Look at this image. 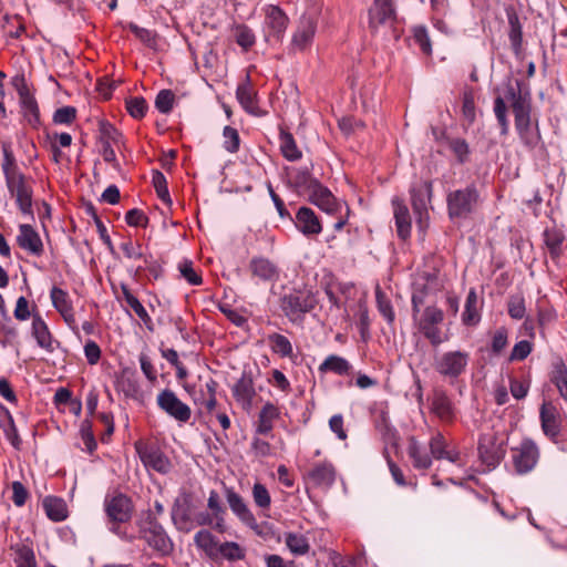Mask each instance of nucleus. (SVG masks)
I'll use <instances>...</instances> for the list:
<instances>
[{
  "label": "nucleus",
  "mask_w": 567,
  "mask_h": 567,
  "mask_svg": "<svg viewBox=\"0 0 567 567\" xmlns=\"http://www.w3.org/2000/svg\"><path fill=\"white\" fill-rule=\"evenodd\" d=\"M511 104L515 130L522 144L528 150H534L540 142L538 121L532 122V102L528 94H523L519 84L513 85L507 82L503 87V94L494 99L493 111L497 123L501 126V135L506 136L509 131L507 117V104Z\"/></svg>",
  "instance_id": "obj_1"
},
{
  "label": "nucleus",
  "mask_w": 567,
  "mask_h": 567,
  "mask_svg": "<svg viewBox=\"0 0 567 567\" xmlns=\"http://www.w3.org/2000/svg\"><path fill=\"white\" fill-rule=\"evenodd\" d=\"M1 168L9 193L16 198V204L24 216L34 219L33 188L20 172L13 151L9 143L2 144Z\"/></svg>",
  "instance_id": "obj_2"
},
{
  "label": "nucleus",
  "mask_w": 567,
  "mask_h": 567,
  "mask_svg": "<svg viewBox=\"0 0 567 567\" xmlns=\"http://www.w3.org/2000/svg\"><path fill=\"white\" fill-rule=\"evenodd\" d=\"M195 546L213 561L235 563L245 559L246 549L236 542H219L208 529H200L194 535Z\"/></svg>",
  "instance_id": "obj_3"
},
{
  "label": "nucleus",
  "mask_w": 567,
  "mask_h": 567,
  "mask_svg": "<svg viewBox=\"0 0 567 567\" xmlns=\"http://www.w3.org/2000/svg\"><path fill=\"white\" fill-rule=\"evenodd\" d=\"M318 305L317 295L307 288H293L280 297L279 306L291 323H302L307 313Z\"/></svg>",
  "instance_id": "obj_4"
},
{
  "label": "nucleus",
  "mask_w": 567,
  "mask_h": 567,
  "mask_svg": "<svg viewBox=\"0 0 567 567\" xmlns=\"http://www.w3.org/2000/svg\"><path fill=\"white\" fill-rule=\"evenodd\" d=\"M470 361L471 354L466 350H446L434 355L433 369L441 378L453 383L466 373Z\"/></svg>",
  "instance_id": "obj_5"
},
{
  "label": "nucleus",
  "mask_w": 567,
  "mask_h": 567,
  "mask_svg": "<svg viewBox=\"0 0 567 567\" xmlns=\"http://www.w3.org/2000/svg\"><path fill=\"white\" fill-rule=\"evenodd\" d=\"M140 536L159 556H169L174 551V543L162 524L152 513H146L138 523Z\"/></svg>",
  "instance_id": "obj_6"
},
{
  "label": "nucleus",
  "mask_w": 567,
  "mask_h": 567,
  "mask_svg": "<svg viewBox=\"0 0 567 567\" xmlns=\"http://www.w3.org/2000/svg\"><path fill=\"white\" fill-rule=\"evenodd\" d=\"M444 286L443 279L440 276L439 270H425L416 275L413 281L412 291V312L413 318L416 320V315L420 313L421 307L425 303V300L440 291Z\"/></svg>",
  "instance_id": "obj_7"
},
{
  "label": "nucleus",
  "mask_w": 567,
  "mask_h": 567,
  "mask_svg": "<svg viewBox=\"0 0 567 567\" xmlns=\"http://www.w3.org/2000/svg\"><path fill=\"white\" fill-rule=\"evenodd\" d=\"M103 506L110 524L109 530L120 534V525L130 522L133 515L134 505L131 497L123 493L106 495Z\"/></svg>",
  "instance_id": "obj_8"
},
{
  "label": "nucleus",
  "mask_w": 567,
  "mask_h": 567,
  "mask_svg": "<svg viewBox=\"0 0 567 567\" xmlns=\"http://www.w3.org/2000/svg\"><path fill=\"white\" fill-rule=\"evenodd\" d=\"M444 321V312L435 306H427L416 321L419 331L430 342L432 347L450 340L449 333H444L440 324Z\"/></svg>",
  "instance_id": "obj_9"
},
{
  "label": "nucleus",
  "mask_w": 567,
  "mask_h": 567,
  "mask_svg": "<svg viewBox=\"0 0 567 567\" xmlns=\"http://www.w3.org/2000/svg\"><path fill=\"white\" fill-rule=\"evenodd\" d=\"M480 200V194L474 184L463 189H456L447 195V209L451 218H465L471 215Z\"/></svg>",
  "instance_id": "obj_10"
},
{
  "label": "nucleus",
  "mask_w": 567,
  "mask_h": 567,
  "mask_svg": "<svg viewBox=\"0 0 567 567\" xmlns=\"http://www.w3.org/2000/svg\"><path fill=\"white\" fill-rule=\"evenodd\" d=\"M318 28V18L313 13H303L296 23L289 43L292 53L306 52L313 43Z\"/></svg>",
  "instance_id": "obj_11"
},
{
  "label": "nucleus",
  "mask_w": 567,
  "mask_h": 567,
  "mask_svg": "<svg viewBox=\"0 0 567 567\" xmlns=\"http://www.w3.org/2000/svg\"><path fill=\"white\" fill-rule=\"evenodd\" d=\"M478 458L488 470L495 468L504 458L505 442L496 432H487L480 435L477 443Z\"/></svg>",
  "instance_id": "obj_12"
},
{
  "label": "nucleus",
  "mask_w": 567,
  "mask_h": 567,
  "mask_svg": "<svg viewBox=\"0 0 567 567\" xmlns=\"http://www.w3.org/2000/svg\"><path fill=\"white\" fill-rule=\"evenodd\" d=\"M156 404L161 411L178 424H186L192 417L190 408L179 400L177 394L171 389H164L157 394Z\"/></svg>",
  "instance_id": "obj_13"
},
{
  "label": "nucleus",
  "mask_w": 567,
  "mask_h": 567,
  "mask_svg": "<svg viewBox=\"0 0 567 567\" xmlns=\"http://www.w3.org/2000/svg\"><path fill=\"white\" fill-rule=\"evenodd\" d=\"M539 460V449L532 439H524L517 447L512 449V462L518 475L532 472Z\"/></svg>",
  "instance_id": "obj_14"
},
{
  "label": "nucleus",
  "mask_w": 567,
  "mask_h": 567,
  "mask_svg": "<svg viewBox=\"0 0 567 567\" xmlns=\"http://www.w3.org/2000/svg\"><path fill=\"white\" fill-rule=\"evenodd\" d=\"M225 497L231 513L245 526L260 535L261 526L258 524L256 516L247 505L246 501L233 487H225Z\"/></svg>",
  "instance_id": "obj_15"
},
{
  "label": "nucleus",
  "mask_w": 567,
  "mask_h": 567,
  "mask_svg": "<svg viewBox=\"0 0 567 567\" xmlns=\"http://www.w3.org/2000/svg\"><path fill=\"white\" fill-rule=\"evenodd\" d=\"M395 21L393 0H374L369 10V25L377 31L380 27H391Z\"/></svg>",
  "instance_id": "obj_16"
},
{
  "label": "nucleus",
  "mask_w": 567,
  "mask_h": 567,
  "mask_svg": "<svg viewBox=\"0 0 567 567\" xmlns=\"http://www.w3.org/2000/svg\"><path fill=\"white\" fill-rule=\"evenodd\" d=\"M136 450L145 467L152 468L161 474H166L171 471V461L159 449L136 444Z\"/></svg>",
  "instance_id": "obj_17"
},
{
  "label": "nucleus",
  "mask_w": 567,
  "mask_h": 567,
  "mask_svg": "<svg viewBox=\"0 0 567 567\" xmlns=\"http://www.w3.org/2000/svg\"><path fill=\"white\" fill-rule=\"evenodd\" d=\"M31 336L41 349L50 353H52L55 350V346L59 344L53 338L47 322L38 311L32 315Z\"/></svg>",
  "instance_id": "obj_18"
},
{
  "label": "nucleus",
  "mask_w": 567,
  "mask_h": 567,
  "mask_svg": "<svg viewBox=\"0 0 567 567\" xmlns=\"http://www.w3.org/2000/svg\"><path fill=\"white\" fill-rule=\"evenodd\" d=\"M337 471L333 464L329 461H322L312 466L307 473V480L315 487L330 488L336 482Z\"/></svg>",
  "instance_id": "obj_19"
},
{
  "label": "nucleus",
  "mask_w": 567,
  "mask_h": 567,
  "mask_svg": "<svg viewBox=\"0 0 567 567\" xmlns=\"http://www.w3.org/2000/svg\"><path fill=\"white\" fill-rule=\"evenodd\" d=\"M50 298L53 308L62 316L65 323L70 328L75 329L76 320L73 303L68 291L54 286L50 291Z\"/></svg>",
  "instance_id": "obj_20"
},
{
  "label": "nucleus",
  "mask_w": 567,
  "mask_h": 567,
  "mask_svg": "<svg viewBox=\"0 0 567 567\" xmlns=\"http://www.w3.org/2000/svg\"><path fill=\"white\" fill-rule=\"evenodd\" d=\"M17 244L21 249L32 256H41L44 251L42 239L39 233L29 224L19 225Z\"/></svg>",
  "instance_id": "obj_21"
},
{
  "label": "nucleus",
  "mask_w": 567,
  "mask_h": 567,
  "mask_svg": "<svg viewBox=\"0 0 567 567\" xmlns=\"http://www.w3.org/2000/svg\"><path fill=\"white\" fill-rule=\"evenodd\" d=\"M309 200L327 214H336L341 207V203L337 200L329 188L318 182L313 188L307 194Z\"/></svg>",
  "instance_id": "obj_22"
},
{
  "label": "nucleus",
  "mask_w": 567,
  "mask_h": 567,
  "mask_svg": "<svg viewBox=\"0 0 567 567\" xmlns=\"http://www.w3.org/2000/svg\"><path fill=\"white\" fill-rule=\"evenodd\" d=\"M539 417L544 434L556 439L560 432L559 411L551 402H544L540 406Z\"/></svg>",
  "instance_id": "obj_23"
},
{
  "label": "nucleus",
  "mask_w": 567,
  "mask_h": 567,
  "mask_svg": "<svg viewBox=\"0 0 567 567\" xmlns=\"http://www.w3.org/2000/svg\"><path fill=\"white\" fill-rule=\"evenodd\" d=\"M431 411L443 422H452L454 420L455 409L445 390H434Z\"/></svg>",
  "instance_id": "obj_24"
},
{
  "label": "nucleus",
  "mask_w": 567,
  "mask_h": 567,
  "mask_svg": "<svg viewBox=\"0 0 567 567\" xmlns=\"http://www.w3.org/2000/svg\"><path fill=\"white\" fill-rule=\"evenodd\" d=\"M249 269L252 276L261 281L275 282L279 279V268L268 258H251L249 261Z\"/></svg>",
  "instance_id": "obj_25"
},
{
  "label": "nucleus",
  "mask_w": 567,
  "mask_h": 567,
  "mask_svg": "<svg viewBox=\"0 0 567 567\" xmlns=\"http://www.w3.org/2000/svg\"><path fill=\"white\" fill-rule=\"evenodd\" d=\"M295 225L306 236L318 235L322 227L315 212L309 207H301L296 214Z\"/></svg>",
  "instance_id": "obj_26"
},
{
  "label": "nucleus",
  "mask_w": 567,
  "mask_h": 567,
  "mask_svg": "<svg viewBox=\"0 0 567 567\" xmlns=\"http://www.w3.org/2000/svg\"><path fill=\"white\" fill-rule=\"evenodd\" d=\"M406 452L414 468L426 471L432 466L431 454L415 437H410Z\"/></svg>",
  "instance_id": "obj_27"
},
{
  "label": "nucleus",
  "mask_w": 567,
  "mask_h": 567,
  "mask_svg": "<svg viewBox=\"0 0 567 567\" xmlns=\"http://www.w3.org/2000/svg\"><path fill=\"white\" fill-rule=\"evenodd\" d=\"M233 395L244 409H250L256 395L251 377L244 373L233 386Z\"/></svg>",
  "instance_id": "obj_28"
},
{
  "label": "nucleus",
  "mask_w": 567,
  "mask_h": 567,
  "mask_svg": "<svg viewBox=\"0 0 567 567\" xmlns=\"http://www.w3.org/2000/svg\"><path fill=\"white\" fill-rule=\"evenodd\" d=\"M171 516L174 526L181 532L188 533L195 527L189 505L186 502L182 503L179 499H176L172 507Z\"/></svg>",
  "instance_id": "obj_29"
},
{
  "label": "nucleus",
  "mask_w": 567,
  "mask_h": 567,
  "mask_svg": "<svg viewBox=\"0 0 567 567\" xmlns=\"http://www.w3.org/2000/svg\"><path fill=\"white\" fill-rule=\"evenodd\" d=\"M398 236L405 240L411 235V217L408 207L399 198L392 200Z\"/></svg>",
  "instance_id": "obj_30"
},
{
  "label": "nucleus",
  "mask_w": 567,
  "mask_h": 567,
  "mask_svg": "<svg viewBox=\"0 0 567 567\" xmlns=\"http://www.w3.org/2000/svg\"><path fill=\"white\" fill-rule=\"evenodd\" d=\"M289 19L287 14L277 6H268L265 14V23L271 29L272 33L280 38L288 27Z\"/></svg>",
  "instance_id": "obj_31"
},
{
  "label": "nucleus",
  "mask_w": 567,
  "mask_h": 567,
  "mask_svg": "<svg viewBox=\"0 0 567 567\" xmlns=\"http://www.w3.org/2000/svg\"><path fill=\"white\" fill-rule=\"evenodd\" d=\"M280 416L278 406L271 402H267L258 414V421L256 425V433L267 435L274 429V422Z\"/></svg>",
  "instance_id": "obj_32"
},
{
  "label": "nucleus",
  "mask_w": 567,
  "mask_h": 567,
  "mask_svg": "<svg viewBox=\"0 0 567 567\" xmlns=\"http://www.w3.org/2000/svg\"><path fill=\"white\" fill-rule=\"evenodd\" d=\"M432 193V184L424 182L419 186L411 189V202L414 212L419 215V220H422L423 215H426V204L430 200Z\"/></svg>",
  "instance_id": "obj_33"
},
{
  "label": "nucleus",
  "mask_w": 567,
  "mask_h": 567,
  "mask_svg": "<svg viewBox=\"0 0 567 567\" xmlns=\"http://www.w3.org/2000/svg\"><path fill=\"white\" fill-rule=\"evenodd\" d=\"M320 373L332 372L337 375H349L352 371V364L343 357L338 354L328 355L318 367Z\"/></svg>",
  "instance_id": "obj_34"
},
{
  "label": "nucleus",
  "mask_w": 567,
  "mask_h": 567,
  "mask_svg": "<svg viewBox=\"0 0 567 567\" xmlns=\"http://www.w3.org/2000/svg\"><path fill=\"white\" fill-rule=\"evenodd\" d=\"M480 321L481 311L478 307V296L475 289L472 288L466 296L464 311L462 313V322L464 326L475 327Z\"/></svg>",
  "instance_id": "obj_35"
},
{
  "label": "nucleus",
  "mask_w": 567,
  "mask_h": 567,
  "mask_svg": "<svg viewBox=\"0 0 567 567\" xmlns=\"http://www.w3.org/2000/svg\"><path fill=\"white\" fill-rule=\"evenodd\" d=\"M545 246L550 255V258L556 261L563 254L565 235L561 230L556 228L546 229L543 234Z\"/></svg>",
  "instance_id": "obj_36"
},
{
  "label": "nucleus",
  "mask_w": 567,
  "mask_h": 567,
  "mask_svg": "<svg viewBox=\"0 0 567 567\" xmlns=\"http://www.w3.org/2000/svg\"><path fill=\"white\" fill-rule=\"evenodd\" d=\"M42 506L47 516L53 522H62L68 517V506L63 498L56 496H47Z\"/></svg>",
  "instance_id": "obj_37"
},
{
  "label": "nucleus",
  "mask_w": 567,
  "mask_h": 567,
  "mask_svg": "<svg viewBox=\"0 0 567 567\" xmlns=\"http://www.w3.org/2000/svg\"><path fill=\"white\" fill-rule=\"evenodd\" d=\"M99 141L102 145L120 147L124 145L123 134L110 122H99Z\"/></svg>",
  "instance_id": "obj_38"
},
{
  "label": "nucleus",
  "mask_w": 567,
  "mask_h": 567,
  "mask_svg": "<svg viewBox=\"0 0 567 567\" xmlns=\"http://www.w3.org/2000/svg\"><path fill=\"white\" fill-rule=\"evenodd\" d=\"M123 298L127 306L135 312V315L141 319V321L145 324V327L152 331L153 330V320L147 313L144 306L140 302V300L131 292L126 285L121 286Z\"/></svg>",
  "instance_id": "obj_39"
},
{
  "label": "nucleus",
  "mask_w": 567,
  "mask_h": 567,
  "mask_svg": "<svg viewBox=\"0 0 567 567\" xmlns=\"http://www.w3.org/2000/svg\"><path fill=\"white\" fill-rule=\"evenodd\" d=\"M279 146L282 156L289 162H296L302 157V152L299 150L295 141V137L289 132H280Z\"/></svg>",
  "instance_id": "obj_40"
},
{
  "label": "nucleus",
  "mask_w": 567,
  "mask_h": 567,
  "mask_svg": "<svg viewBox=\"0 0 567 567\" xmlns=\"http://www.w3.org/2000/svg\"><path fill=\"white\" fill-rule=\"evenodd\" d=\"M207 507L210 511V513L216 517L214 529L217 530L218 533H224L226 530L224 517L226 514V509L223 507L220 503L218 493L214 489L209 492Z\"/></svg>",
  "instance_id": "obj_41"
},
{
  "label": "nucleus",
  "mask_w": 567,
  "mask_h": 567,
  "mask_svg": "<svg viewBox=\"0 0 567 567\" xmlns=\"http://www.w3.org/2000/svg\"><path fill=\"white\" fill-rule=\"evenodd\" d=\"M0 321V344L2 348L14 347L18 344V328L13 324L11 318L7 313L1 316Z\"/></svg>",
  "instance_id": "obj_42"
},
{
  "label": "nucleus",
  "mask_w": 567,
  "mask_h": 567,
  "mask_svg": "<svg viewBox=\"0 0 567 567\" xmlns=\"http://www.w3.org/2000/svg\"><path fill=\"white\" fill-rule=\"evenodd\" d=\"M318 182L307 168L296 169L291 175V184L303 195H307Z\"/></svg>",
  "instance_id": "obj_43"
},
{
  "label": "nucleus",
  "mask_w": 567,
  "mask_h": 567,
  "mask_svg": "<svg viewBox=\"0 0 567 567\" xmlns=\"http://www.w3.org/2000/svg\"><path fill=\"white\" fill-rule=\"evenodd\" d=\"M14 553V564L17 567H37V560L33 549L24 544L11 546Z\"/></svg>",
  "instance_id": "obj_44"
},
{
  "label": "nucleus",
  "mask_w": 567,
  "mask_h": 567,
  "mask_svg": "<svg viewBox=\"0 0 567 567\" xmlns=\"http://www.w3.org/2000/svg\"><path fill=\"white\" fill-rule=\"evenodd\" d=\"M268 343L274 353L282 358H291L293 354L292 344L289 339L280 333H271L268 336Z\"/></svg>",
  "instance_id": "obj_45"
},
{
  "label": "nucleus",
  "mask_w": 567,
  "mask_h": 567,
  "mask_svg": "<svg viewBox=\"0 0 567 567\" xmlns=\"http://www.w3.org/2000/svg\"><path fill=\"white\" fill-rule=\"evenodd\" d=\"M285 543L288 549L296 556H303L310 549L308 538L299 533L286 534Z\"/></svg>",
  "instance_id": "obj_46"
},
{
  "label": "nucleus",
  "mask_w": 567,
  "mask_h": 567,
  "mask_svg": "<svg viewBox=\"0 0 567 567\" xmlns=\"http://www.w3.org/2000/svg\"><path fill=\"white\" fill-rule=\"evenodd\" d=\"M550 381L557 388L560 396L567 401V367L563 361L554 364Z\"/></svg>",
  "instance_id": "obj_47"
},
{
  "label": "nucleus",
  "mask_w": 567,
  "mask_h": 567,
  "mask_svg": "<svg viewBox=\"0 0 567 567\" xmlns=\"http://www.w3.org/2000/svg\"><path fill=\"white\" fill-rule=\"evenodd\" d=\"M237 100L240 105L250 114H257V103L255 99V93L252 89L248 84H241L237 87L236 91Z\"/></svg>",
  "instance_id": "obj_48"
},
{
  "label": "nucleus",
  "mask_w": 567,
  "mask_h": 567,
  "mask_svg": "<svg viewBox=\"0 0 567 567\" xmlns=\"http://www.w3.org/2000/svg\"><path fill=\"white\" fill-rule=\"evenodd\" d=\"M375 300L379 312L383 316L388 323H393L395 313L392 303L386 295L381 290L380 286H377L375 288Z\"/></svg>",
  "instance_id": "obj_49"
},
{
  "label": "nucleus",
  "mask_w": 567,
  "mask_h": 567,
  "mask_svg": "<svg viewBox=\"0 0 567 567\" xmlns=\"http://www.w3.org/2000/svg\"><path fill=\"white\" fill-rule=\"evenodd\" d=\"M251 496L255 505L259 507L262 512L268 511L270 508L271 496L264 484L259 482L255 483L251 489Z\"/></svg>",
  "instance_id": "obj_50"
},
{
  "label": "nucleus",
  "mask_w": 567,
  "mask_h": 567,
  "mask_svg": "<svg viewBox=\"0 0 567 567\" xmlns=\"http://www.w3.org/2000/svg\"><path fill=\"white\" fill-rule=\"evenodd\" d=\"M152 184L156 190L157 196L161 198V200L167 205H171L172 199H171L168 187H167V181L162 172L153 171Z\"/></svg>",
  "instance_id": "obj_51"
},
{
  "label": "nucleus",
  "mask_w": 567,
  "mask_h": 567,
  "mask_svg": "<svg viewBox=\"0 0 567 567\" xmlns=\"http://www.w3.org/2000/svg\"><path fill=\"white\" fill-rule=\"evenodd\" d=\"M178 271L192 286H198L203 282L200 274L194 268V264L189 259H183L178 264Z\"/></svg>",
  "instance_id": "obj_52"
},
{
  "label": "nucleus",
  "mask_w": 567,
  "mask_h": 567,
  "mask_svg": "<svg viewBox=\"0 0 567 567\" xmlns=\"http://www.w3.org/2000/svg\"><path fill=\"white\" fill-rule=\"evenodd\" d=\"M236 42L245 51L249 50L256 42V37L250 28L239 24L235 29Z\"/></svg>",
  "instance_id": "obj_53"
},
{
  "label": "nucleus",
  "mask_w": 567,
  "mask_h": 567,
  "mask_svg": "<svg viewBox=\"0 0 567 567\" xmlns=\"http://www.w3.org/2000/svg\"><path fill=\"white\" fill-rule=\"evenodd\" d=\"M429 446H430V454L432 456V458H435V460H443L445 453L447 452V443L443 436L442 433L437 432L436 434H434L430 442H429Z\"/></svg>",
  "instance_id": "obj_54"
},
{
  "label": "nucleus",
  "mask_w": 567,
  "mask_h": 567,
  "mask_svg": "<svg viewBox=\"0 0 567 567\" xmlns=\"http://www.w3.org/2000/svg\"><path fill=\"white\" fill-rule=\"evenodd\" d=\"M175 95L171 90H161L155 99V107L158 112L167 114L172 111Z\"/></svg>",
  "instance_id": "obj_55"
},
{
  "label": "nucleus",
  "mask_w": 567,
  "mask_h": 567,
  "mask_svg": "<svg viewBox=\"0 0 567 567\" xmlns=\"http://www.w3.org/2000/svg\"><path fill=\"white\" fill-rule=\"evenodd\" d=\"M532 351L533 343L528 340H520L513 347L511 354L508 357V361H523L532 353Z\"/></svg>",
  "instance_id": "obj_56"
},
{
  "label": "nucleus",
  "mask_w": 567,
  "mask_h": 567,
  "mask_svg": "<svg viewBox=\"0 0 567 567\" xmlns=\"http://www.w3.org/2000/svg\"><path fill=\"white\" fill-rule=\"evenodd\" d=\"M126 110L132 117L142 118L147 111L146 101L141 96L131 97L126 101Z\"/></svg>",
  "instance_id": "obj_57"
},
{
  "label": "nucleus",
  "mask_w": 567,
  "mask_h": 567,
  "mask_svg": "<svg viewBox=\"0 0 567 567\" xmlns=\"http://www.w3.org/2000/svg\"><path fill=\"white\" fill-rule=\"evenodd\" d=\"M508 344V330L505 327H499L493 334L491 342V351L494 354H499Z\"/></svg>",
  "instance_id": "obj_58"
},
{
  "label": "nucleus",
  "mask_w": 567,
  "mask_h": 567,
  "mask_svg": "<svg viewBox=\"0 0 567 567\" xmlns=\"http://www.w3.org/2000/svg\"><path fill=\"white\" fill-rule=\"evenodd\" d=\"M224 148L229 153H236L239 150L240 138L236 128L231 126L224 127Z\"/></svg>",
  "instance_id": "obj_59"
},
{
  "label": "nucleus",
  "mask_w": 567,
  "mask_h": 567,
  "mask_svg": "<svg viewBox=\"0 0 567 567\" xmlns=\"http://www.w3.org/2000/svg\"><path fill=\"white\" fill-rule=\"evenodd\" d=\"M80 433H81V437H82L83 444L85 446V450L89 453H93L96 449V441H95L94 434L92 432V425H91L90 421L85 420L82 422Z\"/></svg>",
  "instance_id": "obj_60"
},
{
  "label": "nucleus",
  "mask_w": 567,
  "mask_h": 567,
  "mask_svg": "<svg viewBox=\"0 0 567 567\" xmlns=\"http://www.w3.org/2000/svg\"><path fill=\"white\" fill-rule=\"evenodd\" d=\"M321 285L323 287L324 293L328 297L331 307L339 309L341 307V303L334 289V277L332 275L326 276L322 279Z\"/></svg>",
  "instance_id": "obj_61"
},
{
  "label": "nucleus",
  "mask_w": 567,
  "mask_h": 567,
  "mask_svg": "<svg viewBox=\"0 0 567 567\" xmlns=\"http://www.w3.org/2000/svg\"><path fill=\"white\" fill-rule=\"evenodd\" d=\"M508 315L516 320L524 318L526 308L524 298L520 296H513L508 300Z\"/></svg>",
  "instance_id": "obj_62"
},
{
  "label": "nucleus",
  "mask_w": 567,
  "mask_h": 567,
  "mask_svg": "<svg viewBox=\"0 0 567 567\" xmlns=\"http://www.w3.org/2000/svg\"><path fill=\"white\" fill-rule=\"evenodd\" d=\"M76 116V110L73 106H63L58 109L53 114L55 124H71Z\"/></svg>",
  "instance_id": "obj_63"
},
{
  "label": "nucleus",
  "mask_w": 567,
  "mask_h": 567,
  "mask_svg": "<svg viewBox=\"0 0 567 567\" xmlns=\"http://www.w3.org/2000/svg\"><path fill=\"white\" fill-rule=\"evenodd\" d=\"M128 29L134 35L145 43L148 47H153L155 44V33L148 29L141 28L137 24L131 22L128 24Z\"/></svg>",
  "instance_id": "obj_64"
}]
</instances>
